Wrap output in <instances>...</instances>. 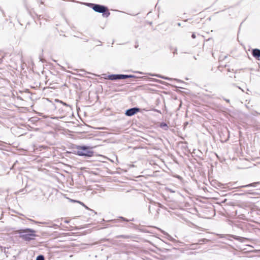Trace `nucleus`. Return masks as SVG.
Listing matches in <instances>:
<instances>
[{"label": "nucleus", "instance_id": "obj_1", "mask_svg": "<svg viewBox=\"0 0 260 260\" xmlns=\"http://www.w3.org/2000/svg\"><path fill=\"white\" fill-rule=\"evenodd\" d=\"M16 232L20 234V238L27 241L34 239V238L36 236V231L30 229L20 230Z\"/></svg>", "mask_w": 260, "mask_h": 260}, {"label": "nucleus", "instance_id": "obj_2", "mask_svg": "<svg viewBox=\"0 0 260 260\" xmlns=\"http://www.w3.org/2000/svg\"><path fill=\"white\" fill-rule=\"evenodd\" d=\"M76 153L80 156H85L90 157L93 155V151L90 150L91 147L85 146H78L77 147Z\"/></svg>", "mask_w": 260, "mask_h": 260}, {"label": "nucleus", "instance_id": "obj_3", "mask_svg": "<svg viewBox=\"0 0 260 260\" xmlns=\"http://www.w3.org/2000/svg\"><path fill=\"white\" fill-rule=\"evenodd\" d=\"M134 77L133 75H110L104 77L106 79L111 80H116L118 79H124L126 78H131Z\"/></svg>", "mask_w": 260, "mask_h": 260}, {"label": "nucleus", "instance_id": "obj_4", "mask_svg": "<svg viewBox=\"0 0 260 260\" xmlns=\"http://www.w3.org/2000/svg\"><path fill=\"white\" fill-rule=\"evenodd\" d=\"M93 6V9L95 12L99 13H105L107 10V8L102 5L91 4Z\"/></svg>", "mask_w": 260, "mask_h": 260}, {"label": "nucleus", "instance_id": "obj_5", "mask_svg": "<svg viewBox=\"0 0 260 260\" xmlns=\"http://www.w3.org/2000/svg\"><path fill=\"white\" fill-rule=\"evenodd\" d=\"M140 109L138 108H133L127 110L125 112V115L128 116H132L136 113L139 112Z\"/></svg>", "mask_w": 260, "mask_h": 260}, {"label": "nucleus", "instance_id": "obj_6", "mask_svg": "<svg viewBox=\"0 0 260 260\" xmlns=\"http://www.w3.org/2000/svg\"><path fill=\"white\" fill-rule=\"evenodd\" d=\"M252 55L255 58L260 57V50L258 49H254L252 50Z\"/></svg>", "mask_w": 260, "mask_h": 260}, {"label": "nucleus", "instance_id": "obj_7", "mask_svg": "<svg viewBox=\"0 0 260 260\" xmlns=\"http://www.w3.org/2000/svg\"><path fill=\"white\" fill-rule=\"evenodd\" d=\"M256 184H257V183H251V184H248L246 185L242 186V187H250V186L255 187Z\"/></svg>", "mask_w": 260, "mask_h": 260}, {"label": "nucleus", "instance_id": "obj_8", "mask_svg": "<svg viewBox=\"0 0 260 260\" xmlns=\"http://www.w3.org/2000/svg\"><path fill=\"white\" fill-rule=\"evenodd\" d=\"M36 260H44V257L43 255H40L37 257Z\"/></svg>", "mask_w": 260, "mask_h": 260}, {"label": "nucleus", "instance_id": "obj_9", "mask_svg": "<svg viewBox=\"0 0 260 260\" xmlns=\"http://www.w3.org/2000/svg\"><path fill=\"white\" fill-rule=\"evenodd\" d=\"M191 37L193 38V39H195L196 38V35L194 34H193L191 36Z\"/></svg>", "mask_w": 260, "mask_h": 260}, {"label": "nucleus", "instance_id": "obj_10", "mask_svg": "<svg viewBox=\"0 0 260 260\" xmlns=\"http://www.w3.org/2000/svg\"><path fill=\"white\" fill-rule=\"evenodd\" d=\"M161 127H163V126H167V125H166V124H165V123H162V124H161Z\"/></svg>", "mask_w": 260, "mask_h": 260}, {"label": "nucleus", "instance_id": "obj_11", "mask_svg": "<svg viewBox=\"0 0 260 260\" xmlns=\"http://www.w3.org/2000/svg\"><path fill=\"white\" fill-rule=\"evenodd\" d=\"M109 14H110L109 13H108L107 14H106V16L107 17L109 15Z\"/></svg>", "mask_w": 260, "mask_h": 260}, {"label": "nucleus", "instance_id": "obj_12", "mask_svg": "<svg viewBox=\"0 0 260 260\" xmlns=\"http://www.w3.org/2000/svg\"><path fill=\"white\" fill-rule=\"evenodd\" d=\"M178 25L179 26H180V23H179L178 24Z\"/></svg>", "mask_w": 260, "mask_h": 260}]
</instances>
